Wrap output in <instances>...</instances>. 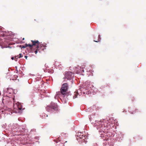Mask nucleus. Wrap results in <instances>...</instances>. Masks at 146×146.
<instances>
[{
	"label": "nucleus",
	"instance_id": "ddd939ff",
	"mask_svg": "<svg viewBox=\"0 0 146 146\" xmlns=\"http://www.w3.org/2000/svg\"><path fill=\"white\" fill-rule=\"evenodd\" d=\"M27 46H26V45H25V46H23L22 47V48H25Z\"/></svg>",
	"mask_w": 146,
	"mask_h": 146
},
{
	"label": "nucleus",
	"instance_id": "9b49d317",
	"mask_svg": "<svg viewBox=\"0 0 146 146\" xmlns=\"http://www.w3.org/2000/svg\"><path fill=\"white\" fill-rule=\"evenodd\" d=\"M65 134V135H66V133H61V135H62V136H64Z\"/></svg>",
	"mask_w": 146,
	"mask_h": 146
},
{
	"label": "nucleus",
	"instance_id": "a211bd4d",
	"mask_svg": "<svg viewBox=\"0 0 146 146\" xmlns=\"http://www.w3.org/2000/svg\"><path fill=\"white\" fill-rule=\"evenodd\" d=\"M25 57L26 58V59H27V56H25Z\"/></svg>",
	"mask_w": 146,
	"mask_h": 146
},
{
	"label": "nucleus",
	"instance_id": "b1692460",
	"mask_svg": "<svg viewBox=\"0 0 146 146\" xmlns=\"http://www.w3.org/2000/svg\"><path fill=\"white\" fill-rule=\"evenodd\" d=\"M80 137L81 138V139H82V137H80Z\"/></svg>",
	"mask_w": 146,
	"mask_h": 146
},
{
	"label": "nucleus",
	"instance_id": "4468645a",
	"mask_svg": "<svg viewBox=\"0 0 146 146\" xmlns=\"http://www.w3.org/2000/svg\"><path fill=\"white\" fill-rule=\"evenodd\" d=\"M99 41H100V40H98V41H95V40H94V41L95 42H98Z\"/></svg>",
	"mask_w": 146,
	"mask_h": 146
},
{
	"label": "nucleus",
	"instance_id": "f257e3e1",
	"mask_svg": "<svg viewBox=\"0 0 146 146\" xmlns=\"http://www.w3.org/2000/svg\"><path fill=\"white\" fill-rule=\"evenodd\" d=\"M32 44H26V46L29 47V48L32 49L34 46H36L35 48V50L34 51L36 54L38 50H40L39 46H40L41 48L42 47V46H45V44H40V42L37 40H31Z\"/></svg>",
	"mask_w": 146,
	"mask_h": 146
},
{
	"label": "nucleus",
	"instance_id": "a878e982",
	"mask_svg": "<svg viewBox=\"0 0 146 146\" xmlns=\"http://www.w3.org/2000/svg\"><path fill=\"white\" fill-rule=\"evenodd\" d=\"M46 117H47L48 116V115H46Z\"/></svg>",
	"mask_w": 146,
	"mask_h": 146
},
{
	"label": "nucleus",
	"instance_id": "4be33fe9",
	"mask_svg": "<svg viewBox=\"0 0 146 146\" xmlns=\"http://www.w3.org/2000/svg\"><path fill=\"white\" fill-rule=\"evenodd\" d=\"M98 37L99 38H100V35H98Z\"/></svg>",
	"mask_w": 146,
	"mask_h": 146
},
{
	"label": "nucleus",
	"instance_id": "20e7f679",
	"mask_svg": "<svg viewBox=\"0 0 146 146\" xmlns=\"http://www.w3.org/2000/svg\"><path fill=\"white\" fill-rule=\"evenodd\" d=\"M57 108V105L55 103H52L49 105V108L52 111V110H56Z\"/></svg>",
	"mask_w": 146,
	"mask_h": 146
},
{
	"label": "nucleus",
	"instance_id": "1a4fd4ad",
	"mask_svg": "<svg viewBox=\"0 0 146 146\" xmlns=\"http://www.w3.org/2000/svg\"><path fill=\"white\" fill-rule=\"evenodd\" d=\"M54 141H55V142H56V143H57L58 142V141H60V138L58 137L57 139L56 140H54Z\"/></svg>",
	"mask_w": 146,
	"mask_h": 146
},
{
	"label": "nucleus",
	"instance_id": "412c9836",
	"mask_svg": "<svg viewBox=\"0 0 146 146\" xmlns=\"http://www.w3.org/2000/svg\"><path fill=\"white\" fill-rule=\"evenodd\" d=\"M90 72H92V70H90Z\"/></svg>",
	"mask_w": 146,
	"mask_h": 146
},
{
	"label": "nucleus",
	"instance_id": "aec40b11",
	"mask_svg": "<svg viewBox=\"0 0 146 146\" xmlns=\"http://www.w3.org/2000/svg\"><path fill=\"white\" fill-rule=\"evenodd\" d=\"M61 145L62 146H63V144L62 143H61Z\"/></svg>",
	"mask_w": 146,
	"mask_h": 146
},
{
	"label": "nucleus",
	"instance_id": "cd10ccee",
	"mask_svg": "<svg viewBox=\"0 0 146 146\" xmlns=\"http://www.w3.org/2000/svg\"><path fill=\"white\" fill-rule=\"evenodd\" d=\"M23 40H24V38L23 39Z\"/></svg>",
	"mask_w": 146,
	"mask_h": 146
},
{
	"label": "nucleus",
	"instance_id": "2eb2a0df",
	"mask_svg": "<svg viewBox=\"0 0 146 146\" xmlns=\"http://www.w3.org/2000/svg\"><path fill=\"white\" fill-rule=\"evenodd\" d=\"M11 59L12 60H13L14 59V57H12L11 58Z\"/></svg>",
	"mask_w": 146,
	"mask_h": 146
},
{
	"label": "nucleus",
	"instance_id": "393cba45",
	"mask_svg": "<svg viewBox=\"0 0 146 146\" xmlns=\"http://www.w3.org/2000/svg\"><path fill=\"white\" fill-rule=\"evenodd\" d=\"M8 47H9V48H11V47H10L9 46H8Z\"/></svg>",
	"mask_w": 146,
	"mask_h": 146
},
{
	"label": "nucleus",
	"instance_id": "f8f14e48",
	"mask_svg": "<svg viewBox=\"0 0 146 146\" xmlns=\"http://www.w3.org/2000/svg\"><path fill=\"white\" fill-rule=\"evenodd\" d=\"M102 132V134H103V133H105V131H102V132Z\"/></svg>",
	"mask_w": 146,
	"mask_h": 146
},
{
	"label": "nucleus",
	"instance_id": "6ab92c4d",
	"mask_svg": "<svg viewBox=\"0 0 146 146\" xmlns=\"http://www.w3.org/2000/svg\"><path fill=\"white\" fill-rule=\"evenodd\" d=\"M13 101H14V102H15V101H14V100H15V98H13Z\"/></svg>",
	"mask_w": 146,
	"mask_h": 146
},
{
	"label": "nucleus",
	"instance_id": "0eeeda50",
	"mask_svg": "<svg viewBox=\"0 0 146 146\" xmlns=\"http://www.w3.org/2000/svg\"><path fill=\"white\" fill-rule=\"evenodd\" d=\"M19 56H16L15 57V60L16 61H17V59L18 58H20L22 57L23 56L21 54H19Z\"/></svg>",
	"mask_w": 146,
	"mask_h": 146
},
{
	"label": "nucleus",
	"instance_id": "423d86ee",
	"mask_svg": "<svg viewBox=\"0 0 146 146\" xmlns=\"http://www.w3.org/2000/svg\"><path fill=\"white\" fill-rule=\"evenodd\" d=\"M43 44H45V46H42V47L41 48L40 46H39V49L40 50H38V51H39V52H40V50H44L45 49H46V44L45 43H43Z\"/></svg>",
	"mask_w": 146,
	"mask_h": 146
},
{
	"label": "nucleus",
	"instance_id": "f03ea898",
	"mask_svg": "<svg viewBox=\"0 0 146 146\" xmlns=\"http://www.w3.org/2000/svg\"><path fill=\"white\" fill-rule=\"evenodd\" d=\"M68 84L65 83L63 84L60 89V93L64 95L68 90Z\"/></svg>",
	"mask_w": 146,
	"mask_h": 146
},
{
	"label": "nucleus",
	"instance_id": "6e6552de",
	"mask_svg": "<svg viewBox=\"0 0 146 146\" xmlns=\"http://www.w3.org/2000/svg\"><path fill=\"white\" fill-rule=\"evenodd\" d=\"M101 127H104L106 126L105 124H104V123L103 122H101Z\"/></svg>",
	"mask_w": 146,
	"mask_h": 146
},
{
	"label": "nucleus",
	"instance_id": "dca6fc26",
	"mask_svg": "<svg viewBox=\"0 0 146 146\" xmlns=\"http://www.w3.org/2000/svg\"><path fill=\"white\" fill-rule=\"evenodd\" d=\"M60 93V92H57V95H58V94H59Z\"/></svg>",
	"mask_w": 146,
	"mask_h": 146
},
{
	"label": "nucleus",
	"instance_id": "5701e85b",
	"mask_svg": "<svg viewBox=\"0 0 146 146\" xmlns=\"http://www.w3.org/2000/svg\"><path fill=\"white\" fill-rule=\"evenodd\" d=\"M82 71H83V72H84V70H82Z\"/></svg>",
	"mask_w": 146,
	"mask_h": 146
},
{
	"label": "nucleus",
	"instance_id": "f3484780",
	"mask_svg": "<svg viewBox=\"0 0 146 146\" xmlns=\"http://www.w3.org/2000/svg\"><path fill=\"white\" fill-rule=\"evenodd\" d=\"M2 29V27L0 26V30H1V29Z\"/></svg>",
	"mask_w": 146,
	"mask_h": 146
},
{
	"label": "nucleus",
	"instance_id": "bb28decb",
	"mask_svg": "<svg viewBox=\"0 0 146 146\" xmlns=\"http://www.w3.org/2000/svg\"><path fill=\"white\" fill-rule=\"evenodd\" d=\"M44 114L45 115H46L45 114Z\"/></svg>",
	"mask_w": 146,
	"mask_h": 146
},
{
	"label": "nucleus",
	"instance_id": "7ed1b4c3",
	"mask_svg": "<svg viewBox=\"0 0 146 146\" xmlns=\"http://www.w3.org/2000/svg\"><path fill=\"white\" fill-rule=\"evenodd\" d=\"M73 75V74L71 72H66L65 73L64 78L68 80H70L72 78Z\"/></svg>",
	"mask_w": 146,
	"mask_h": 146
},
{
	"label": "nucleus",
	"instance_id": "39448f33",
	"mask_svg": "<svg viewBox=\"0 0 146 146\" xmlns=\"http://www.w3.org/2000/svg\"><path fill=\"white\" fill-rule=\"evenodd\" d=\"M81 90L80 89L78 90H77L76 92L75 91L74 92V96L73 98L74 99L75 98L77 97V95H81L82 94V92H81Z\"/></svg>",
	"mask_w": 146,
	"mask_h": 146
},
{
	"label": "nucleus",
	"instance_id": "9d476101",
	"mask_svg": "<svg viewBox=\"0 0 146 146\" xmlns=\"http://www.w3.org/2000/svg\"><path fill=\"white\" fill-rule=\"evenodd\" d=\"M17 108L18 109L20 110H21L22 108L21 106H18L17 105Z\"/></svg>",
	"mask_w": 146,
	"mask_h": 146
}]
</instances>
